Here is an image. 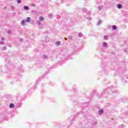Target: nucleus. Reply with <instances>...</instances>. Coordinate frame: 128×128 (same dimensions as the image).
I'll list each match as a JSON object with an SVG mask.
<instances>
[{"mask_svg":"<svg viewBox=\"0 0 128 128\" xmlns=\"http://www.w3.org/2000/svg\"><path fill=\"white\" fill-rule=\"evenodd\" d=\"M117 8H119V10H120V8H122V4H118Z\"/></svg>","mask_w":128,"mask_h":128,"instance_id":"nucleus-1","label":"nucleus"},{"mask_svg":"<svg viewBox=\"0 0 128 128\" xmlns=\"http://www.w3.org/2000/svg\"><path fill=\"white\" fill-rule=\"evenodd\" d=\"M24 8L25 10H30V8H28V6H24Z\"/></svg>","mask_w":128,"mask_h":128,"instance_id":"nucleus-2","label":"nucleus"},{"mask_svg":"<svg viewBox=\"0 0 128 128\" xmlns=\"http://www.w3.org/2000/svg\"><path fill=\"white\" fill-rule=\"evenodd\" d=\"M104 114V110L101 109L98 111V114Z\"/></svg>","mask_w":128,"mask_h":128,"instance_id":"nucleus-3","label":"nucleus"},{"mask_svg":"<svg viewBox=\"0 0 128 128\" xmlns=\"http://www.w3.org/2000/svg\"><path fill=\"white\" fill-rule=\"evenodd\" d=\"M112 28L113 30H116V28H118V27L116 25H113L112 26Z\"/></svg>","mask_w":128,"mask_h":128,"instance_id":"nucleus-4","label":"nucleus"},{"mask_svg":"<svg viewBox=\"0 0 128 128\" xmlns=\"http://www.w3.org/2000/svg\"><path fill=\"white\" fill-rule=\"evenodd\" d=\"M108 46V44L106 43V42H104L102 43V46L104 48H106V46Z\"/></svg>","mask_w":128,"mask_h":128,"instance_id":"nucleus-5","label":"nucleus"},{"mask_svg":"<svg viewBox=\"0 0 128 128\" xmlns=\"http://www.w3.org/2000/svg\"><path fill=\"white\" fill-rule=\"evenodd\" d=\"M9 106H10V108H14V104H10L9 105Z\"/></svg>","mask_w":128,"mask_h":128,"instance_id":"nucleus-6","label":"nucleus"},{"mask_svg":"<svg viewBox=\"0 0 128 128\" xmlns=\"http://www.w3.org/2000/svg\"><path fill=\"white\" fill-rule=\"evenodd\" d=\"M26 22H30V18L28 17L26 20Z\"/></svg>","mask_w":128,"mask_h":128,"instance_id":"nucleus-7","label":"nucleus"},{"mask_svg":"<svg viewBox=\"0 0 128 128\" xmlns=\"http://www.w3.org/2000/svg\"><path fill=\"white\" fill-rule=\"evenodd\" d=\"M24 24H26V20H22V22H21V24L22 26H24Z\"/></svg>","mask_w":128,"mask_h":128,"instance_id":"nucleus-8","label":"nucleus"},{"mask_svg":"<svg viewBox=\"0 0 128 128\" xmlns=\"http://www.w3.org/2000/svg\"><path fill=\"white\" fill-rule=\"evenodd\" d=\"M42 58H44V60H47L48 56H46V55H43Z\"/></svg>","mask_w":128,"mask_h":128,"instance_id":"nucleus-9","label":"nucleus"},{"mask_svg":"<svg viewBox=\"0 0 128 128\" xmlns=\"http://www.w3.org/2000/svg\"><path fill=\"white\" fill-rule=\"evenodd\" d=\"M44 17H42V16H40V17L39 18V20H40V21L44 20Z\"/></svg>","mask_w":128,"mask_h":128,"instance_id":"nucleus-10","label":"nucleus"},{"mask_svg":"<svg viewBox=\"0 0 128 128\" xmlns=\"http://www.w3.org/2000/svg\"><path fill=\"white\" fill-rule=\"evenodd\" d=\"M104 7L102 6H98V8L100 10H102V9Z\"/></svg>","mask_w":128,"mask_h":128,"instance_id":"nucleus-11","label":"nucleus"},{"mask_svg":"<svg viewBox=\"0 0 128 128\" xmlns=\"http://www.w3.org/2000/svg\"><path fill=\"white\" fill-rule=\"evenodd\" d=\"M60 42L58 41L57 42H56V46H60Z\"/></svg>","mask_w":128,"mask_h":128,"instance_id":"nucleus-12","label":"nucleus"},{"mask_svg":"<svg viewBox=\"0 0 128 128\" xmlns=\"http://www.w3.org/2000/svg\"><path fill=\"white\" fill-rule=\"evenodd\" d=\"M78 36L79 38H82V33H79Z\"/></svg>","mask_w":128,"mask_h":128,"instance_id":"nucleus-13","label":"nucleus"},{"mask_svg":"<svg viewBox=\"0 0 128 128\" xmlns=\"http://www.w3.org/2000/svg\"><path fill=\"white\" fill-rule=\"evenodd\" d=\"M100 24H102V21L99 20L98 23H97V26H100Z\"/></svg>","mask_w":128,"mask_h":128,"instance_id":"nucleus-14","label":"nucleus"},{"mask_svg":"<svg viewBox=\"0 0 128 128\" xmlns=\"http://www.w3.org/2000/svg\"><path fill=\"white\" fill-rule=\"evenodd\" d=\"M6 50V46H4L2 48V50Z\"/></svg>","mask_w":128,"mask_h":128,"instance_id":"nucleus-15","label":"nucleus"},{"mask_svg":"<svg viewBox=\"0 0 128 128\" xmlns=\"http://www.w3.org/2000/svg\"><path fill=\"white\" fill-rule=\"evenodd\" d=\"M17 3L18 4H21L22 3V0H17Z\"/></svg>","mask_w":128,"mask_h":128,"instance_id":"nucleus-16","label":"nucleus"},{"mask_svg":"<svg viewBox=\"0 0 128 128\" xmlns=\"http://www.w3.org/2000/svg\"><path fill=\"white\" fill-rule=\"evenodd\" d=\"M12 34V31L10 30H8V34Z\"/></svg>","mask_w":128,"mask_h":128,"instance_id":"nucleus-17","label":"nucleus"},{"mask_svg":"<svg viewBox=\"0 0 128 128\" xmlns=\"http://www.w3.org/2000/svg\"><path fill=\"white\" fill-rule=\"evenodd\" d=\"M104 40H108V36L105 35L104 36Z\"/></svg>","mask_w":128,"mask_h":128,"instance_id":"nucleus-18","label":"nucleus"},{"mask_svg":"<svg viewBox=\"0 0 128 128\" xmlns=\"http://www.w3.org/2000/svg\"><path fill=\"white\" fill-rule=\"evenodd\" d=\"M88 20H92V18L90 16H88Z\"/></svg>","mask_w":128,"mask_h":128,"instance_id":"nucleus-19","label":"nucleus"},{"mask_svg":"<svg viewBox=\"0 0 128 128\" xmlns=\"http://www.w3.org/2000/svg\"><path fill=\"white\" fill-rule=\"evenodd\" d=\"M10 8H11V10H14L15 8L14 6H12Z\"/></svg>","mask_w":128,"mask_h":128,"instance_id":"nucleus-20","label":"nucleus"},{"mask_svg":"<svg viewBox=\"0 0 128 128\" xmlns=\"http://www.w3.org/2000/svg\"><path fill=\"white\" fill-rule=\"evenodd\" d=\"M52 14H48V18H52Z\"/></svg>","mask_w":128,"mask_h":128,"instance_id":"nucleus-21","label":"nucleus"},{"mask_svg":"<svg viewBox=\"0 0 128 128\" xmlns=\"http://www.w3.org/2000/svg\"><path fill=\"white\" fill-rule=\"evenodd\" d=\"M88 16H90V12L88 11Z\"/></svg>","mask_w":128,"mask_h":128,"instance_id":"nucleus-22","label":"nucleus"},{"mask_svg":"<svg viewBox=\"0 0 128 128\" xmlns=\"http://www.w3.org/2000/svg\"><path fill=\"white\" fill-rule=\"evenodd\" d=\"M0 44H4V42H0Z\"/></svg>","mask_w":128,"mask_h":128,"instance_id":"nucleus-23","label":"nucleus"},{"mask_svg":"<svg viewBox=\"0 0 128 128\" xmlns=\"http://www.w3.org/2000/svg\"><path fill=\"white\" fill-rule=\"evenodd\" d=\"M32 6H36V5L34 4H32Z\"/></svg>","mask_w":128,"mask_h":128,"instance_id":"nucleus-24","label":"nucleus"},{"mask_svg":"<svg viewBox=\"0 0 128 128\" xmlns=\"http://www.w3.org/2000/svg\"><path fill=\"white\" fill-rule=\"evenodd\" d=\"M93 124H96V122H95Z\"/></svg>","mask_w":128,"mask_h":128,"instance_id":"nucleus-25","label":"nucleus"},{"mask_svg":"<svg viewBox=\"0 0 128 128\" xmlns=\"http://www.w3.org/2000/svg\"><path fill=\"white\" fill-rule=\"evenodd\" d=\"M2 40H4V38H2Z\"/></svg>","mask_w":128,"mask_h":128,"instance_id":"nucleus-26","label":"nucleus"},{"mask_svg":"<svg viewBox=\"0 0 128 128\" xmlns=\"http://www.w3.org/2000/svg\"><path fill=\"white\" fill-rule=\"evenodd\" d=\"M124 50H125V52H128V49L126 48V49Z\"/></svg>","mask_w":128,"mask_h":128,"instance_id":"nucleus-27","label":"nucleus"},{"mask_svg":"<svg viewBox=\"0 0 128 128\" xmlns=\"http://www.w3.org/2000/svg\"><path fill=\"white\" fill-rule=\"evenodd\" d=\"M125 84H128V82L125 81Z\"/></svg>","mask_w":128,"mask_h":128,"instance_id":"nucleus-28","label":"nucleus"},{"mask_svg":"<svg viewBox=\"0 0 128 128\" xmlns=\"http://www.w3.org/2000/svg\"><path fill=\"white\" fill-rule=\"evenodd\" d=\"M64 40H66L67 39H66V38H64Z\"/></svg>","mask_w":128,"mask_h":128,"instance_id":"nucleus-29","label":"nucleus"},{"mask_svg":"<svg viewBox=\"0 0 128 128\" xmlns=\"http://www.w3.org/2000/svg\"><path fill=\"white\" fill-rule=\"evenodd\" d=\"M114 92H112V94H114Z\"/></svg>","mask_w":128,"mask_h":128,"instance_id":"nucleus-30","label":"nucleus"},{"mask_svg":"<svg viewBox=\"0 0 128 128\" xmlns=\"http://www.w3.org/2000/svg\"><path fill=\"white\" fill-rule=\"evenodd\" d=\"M70 39L72 40V37L70 38Z\"/></svg>","mask_w":128,"mask_h":128,"instance_id":"nucleus-31","label":"nucleus"},{"mask_svg":"<svg viewBox=\"0 0 128 128\" xmlns=\"http://www.w3.org/2000/svg\"><path fill=\"white\" fill-rule=\"evenodd\" d=\"M39 24H40V23H39Z\"/></svg>","mask_w":128,"mask_h":128,"instance_id":"nucleus-32","label":"nucleus"}]
</instances>
